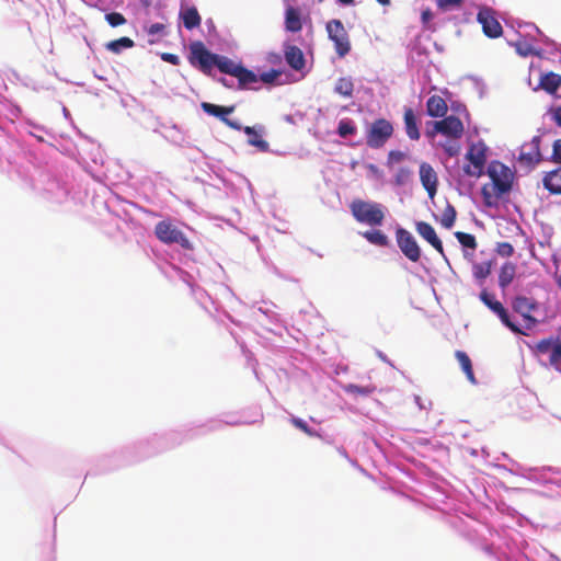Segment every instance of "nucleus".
<instances>
[{"label":"nucleus","mask_w":561,"mask_h":561,"mask_svg":"<svg viewBox=\"0 0 561 561\" xmlns=\"http://www.w3.org/2000/svg\"><path fill=\"white\" fill-rule=\"evenodd\" d=\"M488 150V146L482 140L472 142L469 146L465 156L468 161V163L463 165V173L466 175L479 179L484 174Z\"/></svg>","instance_id":"nucleus-4"},{"label":"nucleus","mask_w":561,"mask_h":561,"mask_svg":"<svg viewBox=\"0 0 561 561\" xmlns=\"http://www.w3.org/2000/svg\"><path fill=\"white\" fill-rule=\"evenodd\" d=\"M219 82H220L221 84H224L225 87H231V85L228 83V81H227V79H226V78H220V79H219Z\"/></svg>","instance_id":"nucleus-55"},{"label":"nucleus","mask_w":561,"mask_h":561,"mask_svg":"<svg viewBox=\"0 0 561 561\" xmlns=\"http://www.w3.org/2000/svg\"><path fill=\"white\" fill-rule=\"evenodd\" d=\"M363 237L371 244L386 247L388 244L387 236L380 230H370L363 232Z\"/></svg>","instance_id":"nucleus-29"},{"label":"nucleus","mask_w":561,"mask_h":561,"mask_svg":"<svg viewBox=\"0 0 561 561\" xmlns=\"http://www.w3.org/2000/svg\"><path fill=\"white\" fill-rule=\"evenodd\" d=\"M224 124H226L228 127H230V128H232V129H234V130H241V129H243V128H242V126H241L238 122H236V121H231V119H230V118H228V117H227L226 119H224Z\"/></svg>","instance_id":"nucleus-52"},{"label":"nucleus","mask_w":561,"mask_h":561,"mask_svg":"<svg viewBox=\"0 0 561 561\" xmlns=\"http://www.w3.org/2000/svg\"><path fill=\"white\" fill-rule=\"evenodd\" d=\"M551 115L556 124L561 127V106L553 108Z\"/></svg>","instance_id":"nucleus-51"},{"label":"nucleus","mask_w":561,"mask_h":561,"mask_svg":"<svg viewBox=\"0 0 561 561\" xmlns=\"http://www.w3.org/2000/svg\"><path fill=\"white\" fill-rule=\"evenodd\" d=\"M239 81V88H249L251 84L259 81V77L251 70L240 66L236 76Z\"/></svg>","instance_id":"nucleus-25"},{"label":"nucleus","mask_w":561,"mask_h":561,"mask_svg":"<svg viewBox=\"0 0 561 561\" xmlns=\"http://www.w3.org/2000/svg\"><path fill=\"white\" fill-rule=\"evenodd\" d=\"M243 131L249 136V145L259 148L261 151L268 150V142L262 139V136L255 130L254 127L247 126L243 128Z\"/></svg>","instance_id":"nucleus-27"},{"label":"nucleus","mask_w":561,"mask_h":561,"mask_svg":"<svg viewBox=\"0 0 561 561\" xmlns=\"http://www.w3.org/2000/svg\"><path fill=\"white\" fill-rule=\"evenodd\" d=\"M357 128L352 119L344 118L339 122L337 134L342 138L356 134Z\"/></svg>","instance_id":"nucleus-32"},{"label":"nucleus","mask_w":561,"mask_h":561,"mask_svg":"<svg viewBox=\"0 0 561 561\" xmlns=\"http://www.w3.org/2000/svg\"><path fill=\"white\" fill-rule=\"evenodd\" d=\"M190 62L192 66H198L205 75H210L211 69L217 67L221 72L236 76L241 65L234 64L226 56L210 53L202 42H194L190 46Z\"/></svg>","instance_id":"nucleus-1"},{"label":"nucleus","mask_w":561,"mask_h":561,"mask_svg":"<svg viewBox=\"0 0 561 561\" xmlns=\"http://www.w3.org/2000/svg\"><path fill=\"white\" fill-rule=\"evenodd\" d=\"M327 32L329 38L334 43L335 53L339 57L346 56L351 50V43L343 23L337 19L329 21Z\"/></svg>","instance_id":"nucleus-8"},{"label":"nucleus","mask_w":561,"mask_h":561,"mask_svg":"<svg viewBox=\"0 0 561 561\" xmlns=\"http://www.w3.org/2000/svg\"><path fill=\"white\" fill-rule=\"evenodd\" d=\"M164 30V25L162 23H153L148 28V34L156 35L161 33Z\"/></svg>","instance_id":"nucleus-50"},{"label":"nucleus","mask_w":561,"mask_h":561,"mask_svg":"<svg viewBox=\"0 0 561 561\" xmlns=\"http://www.w3.org/2000/svg\"><path fill=\"white\" fill-rule=\"evenodd\" d=\"M180 18L186 30H193L201 25L202 18L195 7H187L180 11Z\"/></svg>","instance_id":"nucleus-20"},{"label":"nucleus","mask_w":561,"mask_h":561,"mask_svg":"<svg viewBox=\"0 0 561 561\" xmlns=\"http://www.w3.org/2000/svg\"><path fill=\"white\" fill-rule=\"evenodd\" d=\"M537 308L538 304L534 299L525 296H518L513 301V309L528 322V328L537 323V320L531 316Z\"/></svg>","instance_id":"nucleus-12"},{"label":"nucleus","mask_w":561,"mask_h":561,"mask_svg":"<svg viewBox=\"0 0 561 561\" xmlns=\"http://www.w3.org/2000/svg\"><path fill=\"white\" fill-rule=\"evenodd\" d=\"M161 59L174 66H178L180 64V57L171 53L161 54Z\"/></svg>","instance_id":"nucleus-49"},{"label":"nucleus","mask_w":561,"mask_h":561,"mask_svg":"<svg viewBox=\"0 0 561 561\" xmlns=\"http://www.w3.org/2000/svg\"><path fill=\"white\" fill-rule=\"evenodd\" d=\"M350 210L359 224L371 227L381 226L385 220V211L382 205L375 202H367L355 198L350 204Z\"/></svg>","instance_id":"nucleus-3"},{"label":"nucleus","mask_w":561,"mask_h":561,"mask_svg":"<svg viewBox=\"0 0 561 561\" xmlns=\"http://www.w3.org/2000/svg\"><path fill=\"white\" fill-rule=\"evenodd\" d=\"M134 45V41L129 37H121L108 42L106 48L114 54H119L123 48H131Z\"/></svg>","instance_id":"nucleus-30"},{"label":"nucleus","mask_w":561,"mask_h":561,"mask_svg":"<svg viewBox=\"0 0 561 561\" xmlns=\"http://www.w3.org/2000/svg\"><path fill=\"white\" fill-rule=\"evenodd\" d=\"M442 118L440 121L432 122L433 129H428L426 136L433 138L436 134H440L454 140L460 139L465 131L461 119L455 115H445Z\"/></svg>","instance_id":"nucleus-7"},{"label":"nucleus","mask_w":561,"mask_h":561,"mask_svg":"<svg viewBox=\"0 0 561 561\" xmlns=\"http://www.w3.org/2000/svg\"><path fill=\"white\" fill-rule=\"evenodd\" d=\"M455 357L457 358L462 371L465 373L467 379L471 383H476V377L472 368V363L467 353L462 351H456Z\"/></svg>","instance_id":"nucleus-24"},{"label":"nucleus","mask_w":561,"mask_h":561,"mask_svg":"<svg viewBox=\"0 0 561 561\" xmlns=\"http://www.w3.org/2000/svg\"><path fill=\"white\" fill-rule=\"evenodd\" d=\"M478 22L482 25L483 33L490 38H497L502 35L503 28L495 19L494 12L489 8H482L478 12Z\"/></svg>","instance_id":"nucleus-11"},{"label":"nucleus","mask_w":561,"mask_h":561,"mask_svg":"<svg viewBox=\"0 0 561 561\" xmlns=\"http://www.w3.org/2000/svg\"><path fill=\"white\" fill-rule=\"evenodd\" d=\"M336 1L344 5H352L355 3V0H336Z\"/></svg>","instance_id":"nucleus-54"},{"label":"nucleus","mask_w":561,"mask_h":561,"mask_svg":"<svg viewBox=\"0 0 561 561\" xmlns=\"http://www.w3.org/2000/svg\"><path fill=\"white\" fill-rule=\"evenodd\" d=\"M284 54L285 60L289 67L296 71L304 69L306 60L302 50L298 46L287 45Z\"/></svg>","instance_id":"nucleus-16"},{"label":"nucleus","mask_w":561,"mask_h":561,"mask_svg":"<svg viewBox=\"0 0 561 561\" xmlns=\"http://www.w3.org/2000/svg\"><path fill=\"white\" fill-rule=\"evenodd\" d=\"M491 274V264L490 263H478L473 265V276L483 280Z\"/></svg>","instance_id":"nucleus-39"},{"label":"nucleus","mask_w":561,"mask_h":561,"mask_svg":"<svg viewBox=\"0 0 561 561\" xmlns=\"http://www.w3.org/2000/svg\"><path fill=\"white\" fill-rule=\"evenodd\" d=\"M549 365L561 373V340L557 339L553 353L549 357Z\"/></svg>","instance_id":"nucleus-38"},{"label":"nucleus","mask_w":561,"mask_h":561,"mask_svg":"<svg viewBox=\"0 0 561 561\" xmlns=\"http://www.w3.org/2000/svg\"><path fill=\"white\" fill-rule=\"evenodd\" d=\"M542 185L550 194L561 195V167L547 172Z\"/></svg>","instance_id":"nucleus-18"},{"label":"nucleus","mask_w":561,"mask_h":561,"mask_svg":"<svg viewBox=\"0 0 561 561\" xmlns=\"http://www.w3.org/2000/svg\"><path fill=\"white\" fill-rule=\"evenodd\" d=\"M456 217H457L456 208L451 204L448 203L442 214V219H440L442 226L445 227L446 229H450L456 221Z\"/></svg>","instance_id":"nucleus-31"},{"label":"nucleus","mask_w":561,"mask_h":561,"mask_svg":"<svg viewBox=\"0 0 561 561\" xmlns=\"http://www.w3.org/2000/svg\"><path fill=\"white\" fill-rule=\"evenodd\" d=\"M516 53L523 57L535 54V48L525 41H518L514 44Z\"/></svg>","instance_id":"nucleus-41"},{"label":"nucleus","mask_w":561,"mask_h":561,"mask_svg":"<svg viewBox=\"0 0 561 561\" xmlns=\"http://www.w3.org/2000/svg\"><path fill=\"white\" fill-rule=\"evenodd\" d=\"M105 20L112 27H117L126 23L125 16L118 12L107 13Z\"/></svg>","instance_id":"nucleus-42"},{"label":"nucleus","mask_w":561,"mask_h":561,"mask_svg":"<svg viewBox=\"0 0 561 561\" xmlns=\"http://www.w3.org/2000/svg\"><path fill=\"white\" fill-rule=\"evenodd\" d=\"M397 243L402 253L412 262L421 257V249L414 237L408 230L399 228L396 231Z\"/></svg>","instance_id":"nucleus-9"},{"label":"nucleus","mask_w":561,"mask_h":561,"mask_svg":"<svg viewBox=\"0 0 561 561\" xmlns=\"http://www.w3.org/2000/svg\"><path fill=\"white\" fill-rule=\"evenodd\" d=\"M290 422L295 427L299 428L308 436L316 435L314 431L311 427H309L308 424L305 421H302L301 419L293 417Z\"/></svg>","instance_id":"nucleus-44"},{"label":"nucleus","mask_w":561,"mask_h":561,"mask_svg":"<svg viewBox=\"0 0 561 561\" xmlns=\"http://www.w3.org/2000/svg\"><path fill=\"white\" fill-rule=\"evenodd\" d=\"M496 253L503 257H510L514 254V247L510 242H500L496 245Z\"/></svg>","instance_id":"nucleus-43"},{"label":"nucleus","mask_w":561,"mask_h":561,"mask_svg":"<svg viewBox=\"0 0 561 561\" xmlns=\"http://www.w3.org/2000/svg\"><path fill=\"white\" fill-rule=\"evenodd\" d=\"M334 91L344 98H351L354 92V83L350 78H340L335 83Z\"/></svg>","instance_id":"nucleus-28"},{"label":"nucleus","mask_w":561,"mask_h":561,"mask_svg":"<svg viewBox=\"0 0 561 561\" xmlns=\"http://www.w3.org/2000/svg\"><path fill=\"white\" fill-rule=\"evenodd\" d=\"M439 146L444 149L445 153L449 158L457 157L460 153L461 146L457 140H447L445 142H440Z\"/></svg>","instance_id":"nucleus-37"},{"label":"nucleus","mask_w":561,"mask_h":561,"mask_svg":"<svg viewBox=\"0 0 561 561\" xmlns=\"http://www.w3.org/2000/svg\"><path fill=\"white\" fill-rule=\"evenodd\" d=\"M448 112L446 101L439 95H432L426 102V113L431 117H444Z\"/></svg>","instance_id":"nucleus-17"},{"label":"nucleus","mask_w":561,"mask_h":561,"mask_svg":"<svg viewBox=\"0 0 561 561\" xmlns=\"http://www.w3.org/2000/svg\"><path fill=\"white\" fill-rule=\"evenodd\" d=\"M417 233L425 239L438 253L444 255V248L440 239L437 237L435 229L425 221H419L415 225Z\"/></svg>","instance_id":"nucleus-14"},{"label":"nucleus","mask_w":561,"mask_h":561,"mask_svg":"<svg viewBox=\"0 0 561 561\" xmlns=\"http://www.w3.org/2000/svg\"><path fill=\"white\" fill-rule=\"evenodd\" d=\"M551 160L556 163H561V139H557L553 142Z\"/></svg>","instance_id":"nucleus-48"},{"label":"nucleus","mask_w":561,"mask_h":561,"mask_svg":"<svg viewBox=\"0 0 561 561\" xmlns=\"http://www.w3.org/2000/svg\"><path fill=\"white\" fill-rule=\"evenodd\" d=\"M154 234L164 244L176 243L185 250H193L190 239L169 220L159 221L154 227Z\"/></svg>","instance_id":"nucleus-6"},{"label":"nucleus","mask_w":561,"mask_h":561,"mask_svg":"<svg viewBox=\"0 0 561 561\" xmlns=\"http://www.w3.org/2000/svg\"><path fill=\"white\" fill-rule=\"evenodd\" d=\"M439 146L444 149L445 153L449 158L457 157L460 153L461 146L457 140H447L445 142H440Z\"/></svg>","instance_id":"nucleus-36"},{"label":"nucleus","mask_w":561,"mask_h":561,"mask_svg":"<svg viewBox=\"0 0 561 561\" xmlns=\"http://www.w3.org/2000/svg\"><path fill=\"white\" fill-rule=\"evenodd\" d=\"M486 174L492 181V193H490L489 185H483L482 187V195L486 202V204L490 203V198L492 196L494 197H501L502 195L508 193L512 188L513 183V173L508 167H506L504 163L500 161H491L488 165Z\"/></svg>","instance_id":"nucleus-2"},{"label":"nucleus","mask_w":561,"mask_h":561,"mask_svg":"<svg viewBox=\"0 0 561 561\" xmlns=\"http://www.w3.org/2000/svg\"><path fill=\"white\" fill-rule=\"evenodd\" d=\"M420 180L427 192L430 198H433L437 192L438 179L433 167L427 162H422L420 165Z\"/></svg>","instance_id":"nucleus-13"},{"label":"nucleus","mask_w":561,"mask_h":561,"mask_svg":"<svg viewBox=\"0 0 561 561\" xmlns=\"http://www.w3.org/2000/svg\"><path fill=\"white\" fill-rule=\"evenodd\" d=\"M540 85L548 93H554L561 85V76L554 72L546 73L541 77Z\"/></svg>","instance_id":"nucleus-26"},{"label":"nucleus","mask_w":561,"mask_h":561,"mask_svg":"<svg viewBox=\"0 0 561 561\" xmlns=\"http://www.w3.org/2000/svg\"><path fill=\"white\" fill-rule=\"evenodd\" d=\"M201 106L205 113L218 117L222 123L234 111V106H221L208 102H203Z\"/></svg>","instance_id":"nucleus-22"},{"label":"nucleus","mask_w":561,"mask_h":561,"mask_svg":"<svg viewBox=\"0 0 561 561\" xmlns=\"http://www.w3.org/2000/svg\"><path fill=\"white\" fill-rule=\"evenodd\" d=\"M393 125L386 118L375 119L366 130V145L371 149L382 148L392 137Z\"/></svg>","instance_id":"nucleus-5"},{"label":"nucleus","mask_w":561,"mask_h":561,"mask_svg":"<svg viewBox=\"0 0 561 561\" xmlns=\"http://www.w3.org/2000/svg\"><path fill=\"white\" fill-rule=\"evenodd\" d=\"M378 3H380L381 5H389L390 4V0H376Z\"/></svg>","instance_id":"nucleus-56"},{"label":"nucleus","mask_w":561,"mask_h":561,"mask_svg":"<svg viewBox=\"0 0 561 561\" xmlns=\"http://www.w3.org/2000/svg\"><path fill=\"white\" fill-rule=\"evenodd\" d=\"M515 274L516 265L512 262L504 263L499 273V286L505 289L513 282Z\"/></svg>","instance_id":"nucleus-23"},{"label":"nucleus","mask_w":561,"mask_h":561,"mask_svg":"<svg viewBox=\"0 0 561 561\" xmlns=\"http://www.w3.org/2000/svg\"><path fill=\"white\" fill-rule=\"evenodd\" d=\"M405 153L402 152V151H399V150H391L389 153H388V160H387V164L388 165H391L393 163H398V162H401L405 159Z\"/></svg>","instance_id":"nucleus-46"},{"label":"nucleus","mask_w":561,"mask_h":561,"mask_svg":"<svg viewBox=\"0 0 561 561\" xmlns=\"http://www.w3.org/2000/svg\"><path fill=\"white\" fill-rule=\"evenodd\" d=\"M432 16H433V14H432L431 10H428V9H427V10H424V11L422 12V21H423L424 23L428 22V21L432 19Z\"/></svg>","instance_id":"nucleus-53"},{"label":"nucleus","mask_w":561,"mask_h":561,"mask_svg":"<svg viewBox=\"0 0 561 561\" xmlns=\"http://www.w3.org/2000/svg\"><path fill=\"white\" fill-rule=\"evenodd\" d=\"M455 237L457 238L458 242L463 248H469V249L474 250L478 245L476 237L471 233L457 231V232H455Z\"/></svg>","instance_id":"nucleus-34"},{"label":"nucleus","mask_w":561,"mask_h":561,"mask_svg":"<svg viewBox=\"0 0 561 561\" xmlns=\"http://www.w3.org/2000/svg\"><path fill=\"white\" fill-rule=\"evenodd\" d=\"M411 176L412 171L409 168H400L394 175V184L398 186L405 185L411 180Z\"/></svg>","instance_id":"nucleus-40"},{"label":"nucleus","mask_w":561,"mask_h":561,"mask_svg":"<svg viewBox=\"0 0 561 561\" xmlns=\"http://www.w3.org/2000/svg\"><path fill=\"white\" fill-rule=\"evenodd\" d=\"M345 392L355 394V396H362L367 397L375 392L376 388L374 386H357L354 383H348L344 387Z\"/></svg>","instance_id":"nucleus-33"},{"label":"nucleus","mask_w":561,"mask_h":561,"mask_svg":"<svg viewBox=\"0 0 561 561\" xmlns=\"http://www.w3.org/2000/svg\"><path fill=\"white\" fill-rule=\"evenodd\" d=\"M557 344V340H553V339H543L541 341H539L537 344H536V351L539 353V354H542V355H548V357L551 356V354L553 353V348H554V345Z\"/></svg>","instance_id":"nucleus-35"},{"label":"nucleus","mask_w":561,"mask_h":561,"mask_svg":"<svg viewBox=\"0 0 561 561\" xmlns=\"http://www.w3.org/2000/svg\"><path fill=\"white\" fill-rule=\"evenodd\" d=\"M539 145H540V138L538 136L534 137L531 140V144H530V146H531L530 151L525 152L523 149L519 153L518 160L520 162H524L526 165L537 164L541 159Z\"/></svg>","instance_id":"nucleus-19"},{"label":"nucleus","mask_w":561,"mask_h":561,"mask_svg":"<svg viewBox=\"0 0 561 561\" xmlns=\"http://www.w3.org/2000/svg\"><path fill=\"white\" fill-rule=\"evenodd\" d=\"M285 27L287 31L297 33L301 31L302 23L300 19V12L298 9L289 7L285 13Z\"/></svg>","instance_id":"nucleus-21"},{"label":"nucleus","mask_w":561,"mask_h":561,"mask_svg":"<svg viewBox=\"0 0 561 561\" xmlns=\"http://www.w3.org/2000/svg\"><path fill=\"white\" fill-rule=\"evenodd\" d=\"M404 130L410 140L417 141L421 138L419 118L413 108L404 107L403 112Z\"/></svg>","instance_id":"nucleus-15"},{"label":"nucleus","mask_w":561,"mask_h":561,"mask_svg":"<svg viewBox=\"0 0 561 561\" xmlns=\"http://www.w3.org/2000/svg\"><path fill=\"white\" fill-rule=\"evenodd\" d=\"M480 299L489 309L499 316L503 324H505L510 330H512L514 333L522 332L519 328L510 320L508 312L503 307V305L485 289L480 293Z\"/></svg>","instance_id":"nucleus-10"},{"label":"nucleus","mask_w":561,"mask_h":561,"mask_svg":"<svg viewBox=\"0 0 561 561\" xmlns=\"http://www.w3.org/2000/svg\"><path fill=\"white\" fill-rule=\"evenodd\" d=\"M462 0H437V5L443 11H448L453 8H460Z\"/></svg>","instance_id":"nucleus-45"},{"label":"nucleus","mask_w":561,"mask_h":561,"mask_svg":"<svg viewBox=\"0 0 561 561\" xmlns=\"http://www.w3.org/2000/svg\"><path fill=\"white\" fill-rule=\"evenodd\" d=\"M279 76H280V72L278 70L272 69L270 71L263 72L260 76V80L263 81L264 83H273Z\"/></svg>","instance_id":"nucleus-47"}]
</instances>
